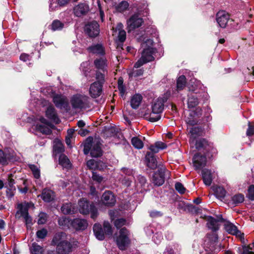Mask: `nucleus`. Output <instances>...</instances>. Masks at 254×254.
<instances>
[{"label": "nucleus", "instance_id": "obj_1", "mask_svg": "<svg viewBox=\"0 0 254 254\" xmlns=\"http://www.w3.org/2000/svg\"><path fill=\"white\" fill-rule=\"evenodd\" d=\"M153 40L147 38L141 43V47L143 49L141 52V56L137 62L134 64V68H138L143 64L154 60L153 54L155 53V49L152 48Z\"/></svg>", "mask_w": 254, "mask_h": 254}, {"label": "nucleus", "instance_id": "obj_2", "mask_svg": "<svg viewBox=\"0 0 254 254\" xmlns=\"http://www.w3.org/2000/svg\"><path fill=\"white\" fill-rule=\"evenodd\" d=\"M70 103L72 108L75 110L85 109L90 107L89 98L80 94L73 95L70 99Z\"/></svg>", "mask_w": 254, "mask_h": 254}, {"label": "nucleus", "instance_id": "obj_3", "mask_svg": "<svg viewBox=\"0 0 254 254\" xmlns=\"http://www.w3.org/2000/svg\"><path fill=\"white\" fill-rule=\"evenodd\" d=\"M78 210L82 214L91 213V217L94 219L98 216V210L93 203L90 202L84 198L80 199L78 202Z\"/></svg>", "mask_w": 254, "mask_h": 254}, {"label": "nucleus", "instance_id": "obj_4", "mask_svg": "<svg viewBox=\"0 0 254 254\" xmlns=\"http://www.w3.org/2000/svg\"><path fill=\"white\" fill-rule=\"evenodd\" d=\"M84 153L86 155L90 152L93 157H98L102 155V150L98 142H92L91 139L88 138L84 146Z\"/></svg>", "mask_w": 254, "mask_h": 254}, {"label": "nucleus", "instance_id": "obj_5", "mask_svg": "<svg viewBox=\"0 0 254 254\" xmlns=\"http://www.w3.org/2000/svg\"><path fill=\"white\" fill-rule=\"evenodd\" d=\"M117 245L121 250H124L128 246L130 240L128 238V232L125 228L120 230L119 235L116 240Z\"/></svg>", "mask_w": 254, "mask_h": 254}, {"label": "nucleus", "instance_id": "obj_6", "mask_svg": "<svg viewBox=\"0 0 254 254\" xmlns=\"http://www.w3.org/2000/svg\"><path fill=\"white\" fill-rule=\"evenodd\" d=\"M207 225L208 228L213 232L218 231L220 227V223H223L224 219L222 218V215H218L216 216V218H214L211 216L207 217Z\"/></svg>", "mask_w": 254, "mask_h": 254}, {"label": "nucleus", "instance_id": "obj_7", "mask_svg": "<svg viewBox=\"0 0 254 254\" xmlns=\"http://www.w3.org/2000/svg\"><path fill=\"white\" fill-rule=\"evenodd\" d=\"M167 172L165 168H160L155 172L152 177V182L156 186H162L165 182V175Z\"/></svg>", "mask_w": 254, "mask_h": 254}, {"label": "nucleus", "instance_id": "obj_8", "mask_svg": "<svg viewBox=\"0 0 254 254\" xmlns=\"http://www.w3.org/2000/svg\"><path fill=\"white\" fill-rule=\"evenodd\" d=\"M143 23V19L138 14H135L132 15L127 21L128 31L129 32L136 28L140 27Z\"/></svg>", "mask_w": 254, "mask_h": 254}, {"label": "nucleus", "instance_id": "obj_9", "mask_svg": "<svg viewBox=\"0 0 254 254\" xmlns=\"http://www.w3.org/2000/svg\"><path fill=\"white\" fill-rule=\"evenodd\" d=\"M199 93L197 90L190 89L188 94V106L189 108L196 107L199 103Z\"/></svg>", "mask_w": 254, "mask_h": 254}, {"label": "nucleus", "instance_id": "obj_10", "mask_svg": "<svg viewBox=\"0 0 254 254\" xmlns=\"http://www.w3.org/2000/svg\"><path fill=\"white\" fill-rule=\"evenodd\" d=\"M84 30L89 36L95 37L99 34V25L96 21H92L85 25Z\"/></svg>", "mask_w": 254, "mask_h": 254}, {"label": "nucleus", "instance_id": "obj_11", "mask_svg": "<svg viewBox=\"0 0 254 254\" xmlns=\"http://www.w3.org/2000/svg\"><path fill=\"white\" fill-rule=\"evenodd\" d=\"M229 19V15L225 11H220L216 14V21L222 28H225Z\"/></svg>", "mask_w": 254, "mask_h": 254}, {"label": "nucleus", "instance_id": "obj_12", "mask_svg": "<svg viewBox=\"0 0 254 254\" xmlns=\"http://www.w3.org/2000/svg\"><path fill=\"white\" fill-rule=\"evenodd\" d=\"M206 162V158L205 156L199 154H195L193 158V166L196 170L200 169L204 167Z\"/></svg>", "mask_w": 254, "mask_h": 254}, {"label": "nucleus", "instance_id": "obj_13", "mask_svg": "<svg viewBox=\"0 0 254 254\" xmlns=\"http://www.w3.org/2000/svg\"><path fill=\"white\" fill-rule=\"evenodd\" d=\"M223 223L224 224L225 230L229 234L236 235V236H241V232L238 230L237 227L232 223L224 219Z\"/></svg>", "mask_w": 254, "mask_h": 254}, {"label": "nucleus", "instance_id": "obj_14", "mask_svg": "<svg viewBox=\"0 0 254 254\" xmlns=\"http://www.w3.org/2000/svg\"><path fill=\"white\" fill-rule=\"evenodd\" d=\"M72 248L71 244L68 241L58 244L56 250L59 254H68L71 251Z\"/></svg>", "mask_w": 254, "mask_h": 254}, {"label": "nucleus", "instance_id": "obj_15", "mask_svg": "<svg viewBox=\"0 0 254 254\" xmlns=\"http://www.w3.org/2000/svg\"><path fill=\"white\" fill-rule=\"evenodd\" d=\"M102 201L106 205L113 206L115 204L116 199L111 191H106L102 195Z\"/></svg>", "mask_w": 254, "mask_h": 254}, {"label": "nucleus", "instance_id": "obj_16", "mask_svg": "<svg viewBox=\"0 0 254 254\" xmlns=\"http://www.w3.org/2000/svg\"><path fill=\"white\" fill-rule=\"evenodd\" d=\"M103 85L99 84L98 82H94L90 85L89 93L93 98H96L100 96L102 92Z\"/></svg>", "mask_w": 254, "mask_h": 254}, {"label": "nucleus", "instance_id": "obj_17", "mask_svg": "<svg viewBox=\"0 0 254 254\" xmlns=\"http://www.w3.org/2000/svg\"><path fill=\"white\" fill-rule=\"evenodd\" d=\"M67 236L65 233L63 232H59L54 235L52 243L53 245L58 246L60 243L68 241Z\"/></svg>", "mask_w": 254, "mask_h": 254}, {"label": "nucleus", "instance_id": "obj_18", "mask_svg": "<svg viewBox=\"0 0 254 254\" xmlns=\"http://www.w3.org/2000/svg\"><path fill=\"white\" fill-rule=\"evenodd\" d=\"M88 226L87 221L85 219L76 218L71 222V227L76 230H85Z\"/></svg>", "mask_w": 254, "mask_h": 254}, {"label": "nucleus", "instance_id": "obj_19", "mask_svg": "<svg viewBox=\"0 0 254 254\" xmlns=\"http://www.w3.org/2000/svg\"><path fill=\"white\" fill-rule=\"evenodd\" d=\"M88 6L85 3H80L74 7V14L77 17H80L86 14L89 11Z\"/></svg>", "mask_w": 254, "mask_h": 254}, {"label": "nucleus", "instance_id": "obj_20", "mask_svg": "<svg viewBox=\"0 0 254 254\" xmlns=\"http://www.w3.org/2000/svg\"><path fill=\"white\" fill-rule=\"evenodd\" d=\"M166 101V98H159L157 99L152 106L153 112L161 114L164 109V104Z\"/></svg>", "mask_w": 254, "mask_h": 254}, {"label": "nucleus", "instance_id": "obj_21", "mask_svg": "<svg viewBox=\"0 0 254 254\" xmlns=\"http://www.w3.org/2000/svg\"><path fill=\"white\" fill-rule=\"evenodd\" d=\"M202 177L204 184L207 186H210L213 179L211 171L206 169L202 170Z\"/></svg>", "mask_w": 254, "mask_h": 254}, {"label": "nucleus", "instance_id": "obj_22", "mask_svg": "<svg viewBox=\"0 0 254 254\" xmlns=\"http://www.w3.org/2000/svg\"><path fill=\"white\" fill-rule=\"evenodd\" d=\"M190 116H193L192 118H187L186 119V122L188 124H189L191 126L195 125L197 124V121L196 120L194 119V117L196 116V117H200L202 115V110L200 108H197L195 110V111H192L190 113Z\"/></svg>", "mask_w": 254, "mask_h": 254}, {"label": "nucleus", "instance_id": "obj_23", "mask_svg": "<svg viewBox=\"0 0 254 254\" xmlns=\"http://www.w3.org/2000/svg\"><path fill=\"white\" fill-rule=\"evenodd\" d=\"M147 166L151 169H155L157 167V162L153 153L147 152L145 156Z\"/></svg>", "mask_w": 254, "mask_h": 254}, {"label": "nucleus", "instance_id": "obj_24", "mask_svg": "<svg viewBox=\"0 0 254 254\" xmlns=\"http://www.w3.org/2000/svg\"><path fill=\"white\" fill-rule=\"evenodd\" d=\"M46 115L47 118L53 121L56 124H58L60 122L55 108L52 106H50L47 108L46 111Z\"/></svg>", "mask_w": 254, "mask_h": 254}, {"label": "nucleus", "instance_id": "obj_25", "mask_svg": "<svg viewBox=\"0 0 254 254\" xmlns=\"http://www.w3.org/2000/svg\"><path fill=\"white\" fill-rule=\"evenodd\" d=\"M53 101L56 106L60 109L65 108L67 103L65 98L58 95L53 97Z\"/></svg>", "mask_w": 254, "mask_h": 254}, {"label": "nucleus", "instance_id": "obj_26", "mask_svg": "<svg viewBox=\"0 0 254 254\" xmlns=\"http://www.w3.org/2000/svg\"><path fill=\"white\" fill-rule=\"evenodd\" d=\"M42 199L45 202H50L54 199V192L50 189H44L41 194Z\"/></svg>", "mask_w": 254, "mask_h": 254}, {"label": "nucleus", "instance_id": "obj_27", "mask_svg": "<svg viewBox=\"0 0 254 254\" xmlns=\"http://www.w3.org/2000/svg\"><path fill=\"white\" fill-rule=\"evenodd\" d=\"M142 100V96L139 94H135L130 99V106L133 109L138 108Z\"/></svg>", "mask_w": 254, "mask_h": 254}, {"label": "nucleus", "instance_id": "obj_28", "mask_svg": "<svg viewBox=\"0 0 254 254\" xmlns=\"http://www.w3.org/2000/svg\"><path fill=\"white\" fill-rule=\"evenodd\" d=\"M93 229L94 233L97 239L99 240H103L104 239V232L100 224H94Z\"/></svg>", "mask_w": 254, "mask_h": 254}, {"label": "nucleus", "instance_id": "obj_29", "mask_svg": "<svg viewBox=\"0 0 254 254\" xmlns=\"http://www.w3.org/2000/svg\"><path fill=\"white\" fill-rule=\"evenodd\" d=\"M94 64L97 68L103 70L104 72L107 66V61L105 59L103 58H100L95 60L94 61Z\"/></svg>", "mask_w": 254, "mask_h": 254}, {"label": "nucleus", "instance_id": "obj_30", "mask_svg": "<svg viewBox=\"0 0 254 254\" xmlns=\"http://www.w3.org/2000/svg\"><path fill=\"white\" fill-rule=\"evenodd\" d=\"M123 25L121 23L118 24L116 29V30L119 31L118 32V40L120 42L123 43L126 39V32L125 30H123Z\"/></svg>", "mask_w": 254, "mask_h": 254}, {"label": "nucleus", "instance_id": "obj_31", "mask_svg": "<svg viewBox=\"0 0 254 254\" xmlns=\"http://www.w3.org/2000/svg\"><path fill=\"white\" fill-rule=\"evenodd\" d=\"M53 150L55 154H59L64 151V145L61 141L58 139H55L54 141Z\"/></svg>", "mask_w": 254, "mask_h": 254}, {"label": "nucleus", "instance_id": "obj_32", "mask_svg": "<svg viewBox=\"0 0 254 254\" xmlns=\"http://www.w3.org/2000/svg\"><path fill=\"white\" fill-rule=\"evenodd\" d=\"M59 164L63 168L69 169L71 167V164L69 160L66 156L64 154H61L59 157Z\"/></svg>", "mask_w": 254, "mask_h": 254}, {"label": "nucleus", "instance_id": "obj_33", "mask_svg": "<svg viewBox=\"0 0 254 254\" xmlns=\"http://www.w3.org/2000/svg\"><path fill=\"white\" fill-rule=\"evenodd\" d=\"M52 124L48 125L37 124L36 126V128L38 131L45 134H50L52 133L51 127Z\"/></svg>", "mask_w": 254, "mask_h": 254}, {"label": "nucleus", "instance_id": "obj_34", "mask_svg": "<svg viewBox=\"0 0 254 254\" xmlns=\"http://www.w3.org/2000/svg\"><path fill=\"white\" fill-rule=\"evenodd\" d=\"M89 51L91 53L103 55L104 54V49L101 44H96L88 48Z\"/></svg>", "mask_w": 254, "mask_h": 254}, {"label": "nucleus", "instance_id": "obj_35", "mask_svg": "<svg viewBox=\"0 0 254 254\" xmlns=\"http://www.w3.org/2000/svg\"><path fill=\"white\" fill-rule=\"evenodd\" d=\"M33 205L31 203H24L19 204L18 205V208L19 209V211L21 213V215L23 217L25 215H28V209L30 206Z\"/></svg>", "mask_w": 254, "mask_h": 254}, {"label": "nucleus", "instance_id": "obj_36", "mask_svg": "<svg viewBox=\"0 0 254 254\" xmlns=\"http://www.w3.org/2000/svg\"><path fill=\"white\" fill-rule=\"evenodd\" d=\"M30 251L32 254H43L44 249L36 243H33L30 247Z\"/></svg>", "mask_w": 254, "mask_h": 254}, {"label": "nucleus", "instance_id": "obj_37", "mask_svg": "<svg viewBox=\"0 0 254 254\" xmlns=\"http://www.w3.org/2000/svg\"><path fill=\"white\" fill-rule=\"evenodd\" d=\"M61 211L64 214L73 213L74 207L71 203H65L61 207Z\"/></svg>", "mask_w": 254, "mask_h": 254}, {"label": "nucleus", "instance_id": "obj_38", "mask_svg": "<svg viewBox=\"0 0 254 254\" xmlns=\"http://www.w3.org/2000/svg\"><path fill=\"white\" fill-rule=\"evenodd\" d=\"M144 118L151 122H155L159 120L161 118V115L159 113H157L155 112H153L152 110L151 113L149 114L145 115Z\"/></svg>", "mask_w": 254, "mask_h": 254}, {"label": "nucleus", "instance_id": "obj_39", "mask_svg": "<svg viewBox=\"0 0 254 254\" xmlns=\"http://www.w3.org/2000/svg\"><path fill=\"white\" fill-rule=\"evenodd\" d=\"M123 173L126 176L128 177L127 178V182L126 185L128 186L130 184V182H131L132 178H134L133 175V171L132 169L123 168L122 169Z\"/></svg>", "mask_w": 254, "mask_h": 254}, {"label": "nucleus", "instance_id": "obj_40", "mask_svg": "<svg viewBox=\"0 0 254 254\" xmlns=\"http://www.w3.org/2000/svg\"><path fill=\"white\" fill-rule=\"evenodd\" d=\"M72 220L69 219L68 217H62L59 218L58 223L59 225L69 228L71 226V222Z\"/></svg>", "mask_w": 254, "mask_h": 254}, {"label": "nucleus", "instance_id": "obj_41", "mask_svg": "<svg viewBox=\"0 0 254 254\" xmlns=\"http://www.w3.org/2000/svg\"><path fill=\"white\" fill-rule=\"evenodd\" d=\"M186 78L184 75L180 76L177 81V88L178 90H182L186 86Z\"/></svg>", "mask_w": 254, "mask_h": 254}, {"label": "nucleus", "instance_id": "obj_42", "mask_svg": "<svg viewBox=\"0 0 254 254\" xmlns=\"http://www.w3.org/2000/svg\"><path fill=\"white\" fill-rule=\"evenodd\" d=\"M132 145L136 149H141L143 147L142 141L138 137H133L131 139Z\"/></svg>", "mask_w": 254, "mask_h": 254}, {"label": "nucleus", "instance_id": "obj_43", "mask_svg": "<svg viewBox=\"0 0 254 254\" xmlns=\"http://www.w3.org/2000/svg\"><path fill=\"white\" fill-rule=\"evenodd\" d=\"M213 189L217 197L224 198L225 196L226 191L223 187L217 186L214 187Z\"/></svg>", "mask_w": 254, "mask_h": 254}, {"label": "nucleus", "instance_id": "obj_44", "mask_svg": "<svg viewBox=\"0 0 254 254\" xmlns=\"http://www.w3.org/2000/svg\"><path fill=\"white\" fill-rule=\"evenodd\" d=\"M64 24L58 20H55L51 25V29L53 31L61 30L64 27Z\"/></svg>", "mask_w": 254, "mask_h": 254}, {"label": "nucleus", "instance_id": "obj_45", "mask_svg": "<svg viewBox=\"0 0 254 254\" xmlns=\"http://www.w3.org/2000/svg\"><path fill=\"white\" fill-rule=\"evenodd\" d=\"M144 70L142 69H132L131 71L128 73L129 76L130 77H137L143 75Z\"/></svg>", "mask_w": 254, "mask_h": 254}, {"label": "nucleus", "instance_id": "obj_46", "mask_svg": "<svg viewBox=\"0 0 254 254\" xmlns=\"http://www.w3.org/2000/svg\"><path fill=\"white\" fill-rule=\"evenodd\" d=\"M233 203L237 205L244 201V195L242 194H237L232 197Z\"/></svg>", "mask_w": 254, "mask_h": 254}, {"label": "nucleus", "instance_id": "obj_47", "mask_svg": "<svg viewBox=\"0 0 254 254\" xmlns=\"http://www.w3.org/2000/svg\"><path fill=\"white\" fill-rule=\"evenodd\" d=\"M29 167L31 169L34 178L36 179L40 178V171L39 167L34 164L29 165Z\"/></svg>", "mask_w": 254, "mask_h": 254}, {"label": "nucleus", "instance_id": "obj_48", "mask_svg": "<svg viewBox=\"0 0 254 254\" xmlns=\"http://www.w3.org/2000/svg\"><path fill=\"white\" fill-rule=\"evenodd\" d=\"M96 81L95 82H98L99 84L103 85L105 82L104 73L97 71L96 74Z\"/></svg>", "mask_w": 254, "mask_h": 254}, {"label": "nucleus", "instance_id": "obj_49", "mask_svg": "<svg viewBox=\"0 0 254 254\" xmlns=\"http://www.w3.org/2000/svg\"><path fill=\"white\" fill-rule=\"evenodd\" d=\"M8 159L9 156L0 149V163L2 165H6L8 163Z\"/></svg>", "mask_w": 254, "mask_h": 254}, {"label": "nucleus", "instance_id": "obj_50", "mask_svg": "<svg viewBox=\"0 0 254 254\" xmlns=\"http://www.w3.org/2000/svg\"><path fill=\"white\" fill-rule=\"evenodd\" d=\"M201 129L197 127H192L190 129V133L191 134L190 138H195L196 136L199 135Z\"/></svg>", "mask_w": 254, "mask_h": 254}, {"label": "nucleus", "instance_id": "obj_51", "mask_svg": "<svg viewBox=\"0 0 254 254\" xmlns=\"http://www.w3.org/2000/svg\"><path fill=\"white\" fill-rule=\"evenodd\" d=\"M103 226L104 234L105 233L106 235L111 236L112 230L110 224L108 222H104Z\"/></svg>", "mask_w": 254, "mask_h": 254}, {"label": "nucleus", "instance_id": "obj_52", "mask_svg": "<svg viewBox=\"0 0 254 254\" xmlns=\"http://www.w3.org/2000/svg\"><path fill=\"white\" fill-rule=\"evenodd\" d=\"M60 6L58 0H50V10L54 11Z\"/></svg>", "mask_w": 254, "mask_h": 254}, {"label": "nucleus", "instance_id": "obj_53", "mask_svg": "<svg viewBox=\"0 0 254 254\" xmlns=\"http://www.w3.org/2000/svg\"><path fill=\"white\" fill-rule=\"evenodd\" d=\"M47 214L45 213H40L39 215V219L38 220V223L39 224H45L47 220Z\"/></svg>", "mask_w": 254, "mask_h": 254}, {"label": "nucleus", "instance_id": "obj_54", "mask_svg": "<svg viewBox=\"0 0 254 254\" xmlns=\"http://www.w3.org/2000/svg\"><path fill=\"white\" fill-rule=\"evenodd\" d=\"M48 231L47 229L45 228H43L40 230H38L36 232V236L37 237L41 239H43L45 238L46 236L47 235Z\"/></svg>", "mask_w": 254, "mask_h": 254}, {"label": "nucleus", "instance_id": "obj_55", "mask_svg": "<svg viewBox=\"0 0 254 254\" xmlns=\"http://www.w3.org/2000/svg\"><path fill=\"white\" fill-rule=\"evenodd\" d=\"M126 220L123 218H120L116 220L114 223L115 226L117 227V228L119 229L122 227L123 226L125 225L126 224Z\"/></svg>", "mask_w": 254, "mask_h": 254}, {"label": "nucleus", "instance_id": "obj_56", "mask_svg": "<svg viewBox=\"0 0 254 254\" xmlns=\"http://www.w3.org/2000/svg\"><path fill=\"white\" fill-rule=\"evenodd\" d=\"M175 189L181 194H183L186 191L185 188L181 183L179 182L176 183Z\"/></svg>", "mask_w": 254, "mask_h": 254}, {"label": "nucleus", "instance_id": "obj_57", "mask_svg": "<svg viewBox=\"0 0 254 254\" xmlns=\"http://www.w3.org/2000/svg\"><path fill=\"white\" fill-rule=\"evenodd\" d=\"M87 166L90 169L95 170L97 168L96 161L94 159H91L87 162Z\"/></svg>", "mask_w": 254, "mask_h": 254}, {"label": "nucleus", "instance_id": "obj_58", "mask_svg": "<svg viewBox=\"0 0 254 254\" xmlns=\"http://www.w3.org/2000/svg\"><path fill=\"white\" fill-rule=\"evenodd\" d=\"M248 198L251 200H254V186L251 185L249 187L248 193Z\"/></svg>", "mask_w": 254, "mask_h": 254}, {"label": "nucleus", "instance_id": "obj_59", "mask_svg": "<svg viewBox=\"0 0 254 254\" xmlns=\"http://www.w3.org/2000/svg\"><path fill=\"white\" fill-rule=\"evenodd\" d=\"M253 248L250 245L244 246L243 247V254H254V252L252 251Z\"/></svg>", "mask_w": 254, "mask_h": 254}, {"label": "nucleus", "instance_id": "obj_60", "mask_svg": "<svg viewBox=\"0 0 254 254\" xmlns=\"http://www.w3.org/2000/svg\"><path fill=\"white\" fill-rule=\"evenodd\" d=\"M137 181L140 185L141 187H144L146 183V178L141 175H139L137 177Z\"/></svg>", "mask_w": 254, "mask_h": 254}, {"label": "nucleus", "instance_id": "obj_61", "mask_svg": "<svg viewBox=\"0 0 254 254\" xmlns=\"http://www.w3.org/2000/svg\"><path fill=\"white\" fill-rule=\"evenodd\" d=\"M92 178L93 181H96L99 183L103 181V177L95 172H93Z\"/></svg>", "mask_w": 254, "mask_h": 254}, {"label": "nucleus", "instance_id": "obj_62", "mask_svg": "<svg viewBox=\"0 0 254 254\" xmlns=\"http://www.w3.org/2000/svg\"><path fill=\"white\" fill-rule=\"evenodd\" d=\"M24 219L27 228L31 227L32 224V219L31 216L28 215H25L23 217Z\"/></svg>", "mask_w": 254, "mask_h": 254}, {"label": "nucleus", "instance_id": "obj_63", "mask_svg": "<svg viewBox=\"0 0 254 254\" xmlns=\"http://www.w3.org/2000/svg\"><path fill=\"white\" fill-rule=\"evenodd\" d=\"M206 142L204 139H200L197 140L195 143L196 148L198 149H200L204 146Z\"/></svg>", "mask_w": 254, "mask_h": 254}, {"label": "nucleus", "instance_id": "obj_64", "mask_svg": "<svg viewBox=\"0 0 254 254\" xmlns=\"http://www.w3.org/2000/svg\"><path fill=\"white\" fill-rule=\"evenodd\" d=\"M97 163V168L96 169L101 170L106 167L105 163L101 160L96 161Z\"/></svg>", "mask_w": 254, "mask_h": 254}]
</instances>
